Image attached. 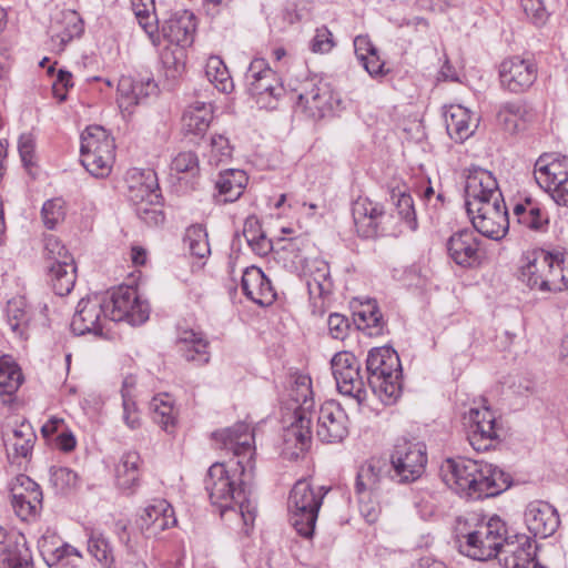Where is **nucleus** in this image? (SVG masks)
<instances>
[{"instance_id": "obj_18", "label": "nucleus", "mask_w": 568, "mask_h": 568, "mask_svg": "<svg viewBox=\"0 0 568 568\" xmlns=\"http://www.w3.org/2000/svg\"><path fill=\"white\" fill-rule=\"evenodd\" d=\"M159 12L163 16L161 33L171 44L186 47L193 42L196 29L193 12L186 9L163 11L162 4L159 7Z\"/></svg>"}, {"instance_id": "obj_48", "label": "nucleus", "mask_w": 568, "mask_h": 568, "mask_svg": "<svg viewBox=\"0 0 568 568\" xmlns=\"http://www.w3.org/2000/svg\"><path fill=\"white\" fill-rule=\"evenodd\" d=\"M150 409L153 420L165 432L174 426L173 405L169 394H160L152 398Z\"/></svg>"}, {"instance_id": "obj_27", "label": "nucleus", "mask_w": 568, "mask_h": 568, "mask_svg": "<svg viewBox=\"0 0 568 568\" xmlns=\"http://www.w3.org/2000/svg\"><path fill=\"white\" fill-rule=\"evenodd\" d=\"M39 550L49 567L74 568L81 558L79 550L63 544L54 534H45L38 541Z\"/></svg>"}, {"instance_id": "obj_10", "label": "nucleus", "mask_w": 568, "mask_h": 568, "mask_svg": "<svg viewBox=\"0 0 568 568\" xmlns=\"http://www.w3.org/2000/svg\"><path fill=\"white\" fill-rule=\"evenodd\" d=\"M245 81L250 94L256 100L260 108L273 109L275 102L284 93L275 71L264 59H254L245 73Z\"/></svg>"}, {"instance_id": "obj_26", "label": "nucleus", "mask_w": 568, "mask_h": 568, "mask_svg": "<svg viewBox=\"0 0 568 568\" xmlns=\"http://www.w3.org/2000/svg\"><path fill=\"white\" fill-rule=\"evenodd\" d=\"M354 224L357 233L366 239L379 233V224L384 217V206L368 197H358L352 207Z\"/></svg>"}, {"instance_id": "obj_17", "label": "nucleus", "mask_w": 568, "mask_h": 568, "mask_svg": "<svg viewBox=\"0 0 568 568\" xmlns=\"http://www.w3.org/2000/svg\"><path fill=\"white\" fill-rule=\"evenodd\" d=\"M503 196L494 174L480 166H471L467 170L465 183V206H478L489 200H498Z\"/></svg>"}, {"instance_id": "obj_54", "label": "nucleus", "mask_w": 568, "mask_h": 568, "mask_svg": "<svg viewBox=\"0 0 568 568\" xmlns=\"http://www.w3.org/2000/svg\"><path fill=\"white\" fill-rule=\"evenodd\" d=\"M42 505V493H31V496L12 498V507L17 516L22 520L34 517Z\"/></svg>"}, {"instance_id": "obj_34", "label": "nucleus", "mask_w": 568, "mask_h": 568, "mask_svg": "<svg viewBox=\"0 0 568 568\" xmlns=\"http://www.w3.org/2000/svg\"><path fill=\"white\" fill-rule=\"evenodd\" d=\"M158 85L153 79L135 80L131 77H121L118 84V102L120 108L129 110L142 102L143 99L156 92Z\"/></svg>"}, {"instance_id": "obj_38", "label": "nucleus", "mask_w": 568, "mask_h": 568, "mask_svg": "<svg viewBox=\"0 0 568 568\" xmlns=\"http://www.w3.org/2000/svg\"><path fill=\"white\" fill-rule=\"evenodd\" d=\"M448 135L456 142H464L475 131L470 111L463 105L452 104L444 112Z\"/></svg>"}, {"instance_id": "obj_35", "label": "nucleus", "mask_w": 568, "mask_h": 568, "mask_svg": "<svg viewBox=\"0 0 568 568\" xmlns=\"http://www.w3.org/2000/svg\"><path fill=\"white\" fill-rule=\"evenodd\" d=\"M384 463L379 459H369L358 468L355 479V494L362 498L379 496L384 480Z\"/></svg>"}, {"instance_id": "obj_29", "label": "nucleus", "mask_w": 568, "mask_h": 568, "mask_svg": "<svg viewBox=\"0 0 568 568\" xmlns=\"http://www.w3.org/2000/svg\"><path fill=\"white\" fill-rule=\"evenodd\" d=\"M175 525L174 509L165 499L152 500L140 516V528L149 536H156Z\"/></svg>"}, {"instance_id": "obj_40", "label": "nucleus", "mask_w": 568, "mask_h": 568, "mask_svg": "<svg viewBox=\"0 0 568 568\" xmlns=\"http://www.w3.org/2000/svg\"><path fill=\"white\" fill-rule=\"evenodd\" d=\"M60 20L51 27V39L62 50L73 38L80 37L83 32V22L75 11L61 12Z\"/></svg>"}, {"instance_id": "obj_60", "label": "nucleus", "mask_w": 568, "mask_h": 568, "mask_svg": "<svg viewBox=\"0 0 568 568\" xmlns=\"http://www.w3.org/2000/svg\"><path fill=\"white\" fill-rule=\"evenodd\" d=\"M396 210L400 217L407 223L412 231L417 229L416 214L414 210V202L409 194L400 193L397 202Z\"/></svg>"}, {"instance_id": "obj_41", "label": "nucleus", "mask_w": 568, "mask_h": 568, "mask_svg": "<svg viewBox=\"0 0 568 568\" xmlns=\"http://www.w3.org/2000/svg\"><path fill=\"white\" fill-rule=\"evenodd\" d=\"M213 119L212 105L204 102H196L190 105L183 113V129L194 135H203Z\"/></svg>"}, {"instance_id": "obj_33", "label": "nucleus", "mask_w": 568, "mask_h": 568, "mask_svg": "<svg viewBox=\"0 0 568 568\" xmlns=\"http://www.w3.org/2000/svg\"><path fill=\"white\" fill-rule=\"evenodd\" d=\"M142 459L135 450L124 453L115 466V485L125 495H133L140 486Z\"/></svg>"}, {"instance_id": "obj_37", "label": "nucleus", "mask_w": 568, "mask_h": 568, "mask_svg": "<svg viewBox=\"0 0 568 568\" xmlns=\"http://www.w3.org/2000/svg\"><path fill=\"white\" fill-rule=\"evenodd\" d=\"M248 178L243 170L229 169L219 173L215 180L219 202L232 203L243 194Z\"/></svg>"}, {"instance_id": "obj_30", "label": "nucleus", "mask_w": 568, "mask_h": 568, "mask_svg": "<svg viewBox=\"0 0 568 568\" xmlns=\"http://www.w3.org/2000/svg\"><path fill=\"white\" fill-rule=\"evenodd\" d=\"M241 286L244 295L261 306L271 305L275 301L276 293L271 281L260 267L245 268Z\"/></svg>"}, {"instance_id": "obj_28", "label": "nucleus", "mask_w": 568, "mask_h": 568, "mask_svg": "<svg viewBox=\"0 0 568 568\" xmlns=\"http://www.w3.org/2000/svg\"><path fill=\"white\" fill-rule=\"evenodd\" d=\"M479 242L470 230L454 233L447 241L449 257L459 266L468 268L479 264Z\"/></svg>"}, {"instance_id": "obj_58", "label": "nucleus", "mask_w": 568, "mask_h": 568, "mask_svg": "<svg viewBox=\"0 0 568 568\" xmlns=\"http://www.w3.org/2000/svg\"><path fill=\"white\" fill-rule=\"evenodd\" d=\"M521 7L536 27H542L547 22L549 13L542 0H521Z\"/></svg>"}, {"instance_id": "obj_24", "label": "nucleus", "mask_w": 568, "mask_h": 568, "mask_svg": "<svg viewBox=\"0 0 568 568\" xmlns=\"http://www.w3.org/2000/svg\"><path fill=\"white\" fill-rule=\"evenodd\" d=\"M468 422V439L476 450H485L497 437L495 416L488 408H471L465 417Z\"/></svg>"}, {"instance_id": "obj_7", "label": "nucleus", "mask_w": 568, "mask_h": 568, "mask_svg": "<svg viewBox=\"0 0 568 568\" xmlns=\"http://www.w3.org/2000/svg\"><path fill=\"white\" fill-rule=\"evenodd\" d=\"M368 382L373 393L385 405L396 403L402 393L400 357H366Z\"/></svg>"}, {"instance_id": "obj_22", "label": "nucleus", "mask_w": 568, "mask_h": 568, "mask_svg": "<svg viewBox=\"0 0 568 568\" xmlns=\"http://www.w3.org/2000/svg\"><path fill=\"white\" fill-rule=\"evenodd\" d=\"M525 523L528 530L540 538L554 535L560 524L557 509L542 500H534L527 505Z\"/></svg>"}, {"instance_id": "obj_45", "label": "nucleus", "mask_w": 568, "mask_h": 568, "mask_svg": "<svg viewBox=\"0 0 568 568\" xmlns=\"http://www.w3.org/2000/svg\"><path fill=\"white\" fill-rule=\"evenodd\" d=\"M22 382L21 368L12 357H0V394L12 395Z\"/></svg>"}, {"instance_id": "obj_46", "label": "nucleus", "mask_w": 568, "mask_h": 568, "mask_svg": "<svg viewBox=\"0 0 568 568\" xmlns=\"http://www.w3.org/2000/svg\"><path fill=\"white\" fill-rule=\"evenodd\" d=\"M175 343L181 352H193L196 355L210 353V341L205 334L192 328L180 329Z\"/></svg>"}, {"instance_id": "obj_56", "label": "nucleus", "mask_w": 568, "mask_h": 568, "mask_svg": "<svg viewBox=\"0 0 568 568\" xmlns=\"http://www.w3.org/2000/svg\"><path fill=\"white\" fill-rule=\"evenodd\" d=\"M171 170L176 173L195 175L199 172L197 155L192 151L178 153L171 162Z\"/></svg>"}, {"instance_id": "obj_23", "label": "nucleus", "mask_w": 568, "mask_h": 568, "mask_svg": "<svg viewBox=\"0 0 568 568\" xmlns=\"http://www.w3.org/2000/svg\"><path fill=\"white\" fill-rule=\"evenodd\" d=\"M331 99L327 83L305 81L297 93V106L308 116L320 119L332 109Z\"/></svg>"}, {"instance_id": "obj_52", "label": "nucleus", "mask_w": 568, "mask_h": 568, "mask_svg": "<svg viewBox=\"0 0 568 568\" xmlns=\"http://www.w3.org/2000/svg\"><path fill=\"white\" fill-rule=\"evenodd\" d=\"M89 552L104 567H110L113 562L112 548L109 540L99 532H92L88 540Z\"/></svg>"}, {"instance_id": "obj_8", "label": "nucleus", "mask_w": 568, "mask_h": 568, "mask_svg": "<svg viewBox=\"0 0 568 568\" xmlns=\"http://www.w3.org/2000/svg\"><path fill=\"white\" fill-rule=\"evenodd\" d=\"M537 184L559 205L568 206V158L556 153L541 154L534 166Z\"/></svg>"}, {"instance_id": "obj_47", "label": "nucleus", "mask_w": 568, "mask_h": 568, "mask_svg": "<svg viewBox=\"0 0 568 568\" xmlns=\"http://www.w3.org/2000/svg\"><path fill=\"white\" fill-rule=\"evenodd\" d=\"M205 75L207 80L221 92H229L233 88V82L229 70L220 57L212 55L205 64Z\"/></svg>"}, {"instance_id": "obj_12", "label": "nucleus", "mask_w": 568, "mask_h": 568, "mask_svg": "<svg viewBox=\"0 0 568 568\" xmlns=\"http://www.w3.org/2000/svg\"><path fill=\"white\" fill-rule=\"evenodd\" d=\"M466 210L473 226L484 236L498 241L507 234L509 217L504 196Z\"/></svg>"}, {"instance_id": "obj_13", "label": "nucleus", "mask_w": 568, "mask_h": 568, "mask_svg": "<svg viewBox=\"0 0 568 568\" xmlns=\"http://www.w3.org/2000/svg\"><path fill=\"white\" fill-rule=\"evenodd\" d=\"M108 320L106 297L102 294H92L79 301L71 321V329L77 335H102Z\"/></svg>"}, {"instance_id": "obj_32", "label": "nucleus", "mask_w": 568, "mask_h": 568, "mask_svg": "<svg viewBox=\"0 0 568 568\" xmlns=\"http://www.w3.org/2000/svg\"><path fill=\"white\" fill-rule=\"evenodd\" d=\"M526 263L520 267L519 280L531 290L545 292L546 270L551 260V252L537 248L528 252Z\"/></svg>"}, {"instance_id": "obj_1", "label": "nucleus", "mask_w": 568, "mask_h": 568, "mask_svg": "<svg viewBox=\"0 0 568 568\" xmlns=\"http://www.w3.org/2000/svg\"><path fill=\"white\" fill-rule=\"evenodd\" d=\"M216 447L233 452V458L225 463H214L207 470L204 485L211 504L223 516L225 511H236L244 526H252L256 508L251 501L255 476L254 434L245 423L213 433Z\"/></svg>"}, {"instance_id": "obj_21", "label": "nucleus", "mask_w": 568, "mask_h": 568, "mask_svg": "<svg viewBox=\"0 0 568 568\" xmlns=\"http://www.w3.org/2000/svg\"><path fill=\"white\" fill-rule=\"evenodd\" d=\"M4 314L14 343L24 348L32 332L33 312L31 306L24 296H16L7 302Z\"/></svg>"}, {"instance_id": "obj_15", "label": "nucleus", "mask_w": 568, "mask_h": 568, "mask_svg": "<svg viewBox=\"0 0 568 568\" xmlns=\"http://www.w3.org/2000/svg\"><path fill=\"white\" fill-rule=\"evenodd\" d=\"M348 416L336 400H326L317 413L316 435L323 443H341L348 435Z\"/></svg>"}, {"instance_id": "obj_49", "label": "nucleus", "mask_w": 568, "mask_h": 568, "mask_svg": "<svg viewBox=\"0 0 568 568\" xmlns=\"http://www.w3.org/2000/svg\"><path fill=\"white\" fill-rule=\"evenodd\" d=\"M131 6L139 24L152 37L159 22L154 0H131Z\"/></svg>"}, {"instance_id": "obj_63", "label": "nucleus", "mask_w": 568, "mask_h": 568, "mask_svg": "<svg viewBox=\"0 0 568 568\" xmlns=\"http://www.w3.org/2000/svg\"><path fill=\"white\" fill-rule=\"evenodd\" d=\"M211 156L216 163L227 160L232 155V146L224 135H213L211 139Z\"/></svg>"}, {"instance_id": "obj_9", "label": "nucleus", "mask_w": 568, "mask_h": 568, "mask_svg": "<svg viewBox=\"0 0 568 568\" xmlns=\"http://www.w3.org/2000/svg\"><path fill=\"white\" fill-rule=\"evenodd\" d=\"M106 297L108 316L113 322L141 325L149 318L150 308L133 286H119L103 294Z\"/></svg>"}, {"instance_id": "obj_3", "label": "nucleus", "mask_w": 568, "mask_h": 568, "mask_svg": "<svg viewBox=\"0 0 568 568\" xmlns=\"http://www.w3.org/2000/svg\"><path fill=\"white\" fill-rule=\"evenodd\" d=\"M459 551L475 560H488L499 555L506 540L507 527L498 516L458 519L455 528Z\"/></svg>"}, {"instance_id": "obj_59", "label": "nucleus", "mask_w": 568, "mask_h": 568, "mask_svg": "<svg viewBox=\"0 0 568 568\" xmlns=\"http://www.w3.org/2000/svg\"><path fill=\"white\" fill-rule=\"evenodd\" d=\"M12 498H22L23 496H31V493H42L40 486L33 481L29 476L20 474L12 480L10 485Z\"/></svg>"}, {"instance_id": "obj_36", "label": "nucleus", "mask_w": 568, "mask_h": 568, "mask_svg": "<svg viewBox=\"0 0 568 568\" xmlns=\"http://www.w3.org/2000/svg\"><path fill=\"white\" fill-rule=\"evenodd\" d=\"M514 215L517 222L527 230L546 233L549 227V214L546 209L531 199L514 206Z\"/></svg>"}, {"instance_id": "obj_11", "label": "nucleus", "mask_w": 568, "mask_h": 568, "mask_svg": "<svg viewBox=\"0 0 568 568\" xmlns=\"http://www.w3.org/2000/svg\"><path fill=\"white\" fill-rule=\"evenodd\" d=\"M390 464L399 481H415L426 468V445L422 442L398 439L390 454Z\"/></svg>"}, {"instance_id": "obj_51", "label": "nucleus", "mask_w": 568, "mask_h": 568, "mask_svg": "<svg viewBox=\"0 0 568 568\" xmlns=\"http://www.w3.org/2000/svg\"><path fill=\"white\" fill-rule=\"evenodd\" d=\"M43 256L47 263V267L61 264L62 262L74 261L69 250L57 236L52 234L44 237Z\"/></svg>"}, {"instance_id": "obj_62", "label": "nucleus", "mask_w": 568, "mask_h": 568, "mask_svg": "<svg viewBox=\"0 0 568 568\" xmlns=\"http://www.w3.org/2000/svg\"><path fill=\"white\" fill-rule=\"evenodd\" d=\"M357 500L362 516L366 519L367 523H375L381 511L378 496H369L367 498L357 496Z\"/></svg>"}, {"instance_id": "obj_31", "label": "nucleus", "mask_w": 568, "mask_h": 568, "mask_svg": "<svg viewBox=\"0 0 568 568\" xmlns=\"http://www.w3.org/2000/svg\"><path fill=\"white\" fill-rule=\"evenodd\" d=\"M128 197L132 204L146 199L159 202L162 199L158 179L152 170L132 169L126 174Z\"/></svg>"}, {"instance_id": "obj_2", "label": "nucleus", "mask_w": 568, "mask_h": 568, "mask_svg": "<svg viewBox=\"0 0 568 568\" xmlns=\"http://www.w3.org/2000/svg\"><path fill=\"white\" fill-rule=\"evenodd\" d=\"M439 470L443 481L450 489L468 497L497 496L510 485L507 474L484 460L447 458L442 463Z\"/></svg>"}, {"instance_id": "obj_20", "label": "nucleus", "mask_w": 568, "mask_h": 568, "mask_svg": "<svg viewBox=\"0 0 568 568\" xmlns=\"http://www.w3.org/2000/svg\"><path fill=\"white\" fill-rule=\"evenodd\" d=\"M499 555L507 567L511 568H542L536 561V547L530 537L525 534L509 536L503 541Z\"/></svg>"}, {"instance_id": "obj_55", "label": "nucleus", "mask_w": 568, "mask_h": 568, "mask_svg": "<svg viewBox=\"0 0 568 568\" xmlns=\"http://www.w3.org/2000/svg\"><path fill=\"white\" fill-rule=\"evenodd\" d=\"M41 214L44 225L53 230L64 220V201L60 197L48 200L42 206Z\"/></svg>"}, {"instance_id": "obj_39", "label": "nucleus", "mask_w": 568, "mask_h": 568, "mask_svg": "<svg viewBox=\"0 0 568 568\" xmlns=\"http://www.w3.org/2000/svg\"><path fill=\"white\" fill-rule=\"evenodd\" d=\"M36 434L29 423H21L18 427L3 434V442L9 458L28 457L32 450Z\"/></svg>"}, {"instance_id": "obj_64", "label": "nucleus", "mask_w": 568, "mask_h": 568, "mask_svg": "<svg viewBox=\"0 0 568 568\" xmlns=\"http://www.w3.org/2000/svg\"><path fill=\"white\" fill-rule=\"evenodd\" d=\"M327 325L329 335L335 339H343L351 326L348 318L338 313L328 316Z\"/></svg>"}, {"instance_id": "obj_43", "label": "nucleus", "mask_w": 568, "mask_h": 568, "mask_svg": "<svg viewBox=\"0 0 568 568\" xmlns=\"http://www.w3.org/2000/svg\"><path fill=\"white\" fill-rule=\"evenodd\" d=\"M243 236L251 250L258 256H265L272 251V241L266 237L260 220L255 215H250L244 221Z\"/></svg>"}, {"instance_id": "obj_42", "label": "nucleus", "mask_w": 568, "mask_h": 568, "mask_svg": "<svg viewBox=\"0 0 568 568\" xmlns=\"http://www.w3.org/2000/svg\"><path fill=\"white\" fill-rule=\"evenodd\" d=\"M48 276L57 295H68L73 290L77 281V266L74 261L48 266Z\"/></svg>"}, {"instance_id": "obj_16", "label": "nucleus", "mask_w": 568, "mask_h": 568, "mask_svg": "<svg viewBox=\"0 0 568 568\" xmlns=\"http://www.w3.org/2000/svg\"><path fill=\"white\" fill-rule=\"evenodd\" d=\"M499 79L504 89L519 93L532 85L537 79V65L531 59L514 55L499 65Z\"/></svg>"}, {"instance_id": "obj_53", "label": "nucleus", "mask_w": 568, "mask_h": 568, "mask_svg": "<svg viewBox=\"0 0 568 568\" xmlns=\"http://www.w3.org/2000/svg\"><path fill=\"white\" fill-rule=\"evenodd\" d=\"M185 240L192 255L204 258L210 254L207 233L202 225H192L186 231Z\"/></svg>"}, {"instance_id": "obj_61", "label": "nucleus", "mask_w": 568, "mask_h": 568, "mask_svg": "<svg viewBox=\"0 0 568 568\" xmlns=\"http://www.w3.org/2000/svg\"><path fill=\"white\" fill-rule=\"evenodd\" d=\"M334 47L332 32L326 27L316 29L315 36L311 40L310 48L314 53H327Z\"/></svg>"}, {"instance_id": "obj_57", "label": "nucleus", "mask_w": 568, "mask_h": 568, "mask_svg": "<svg viewBox=\"0 0 568 568\" xmlns=\"http://www.w3.org/2000/svg\"><path fill=\"white\" fill-rule=\"evenodd\" d=\"M184 47L178 44H170L161 52V61L163 65L174 72H180L183 67Z\"/></svg>"}, {"instance_id": "obj_50", "label": "nucleus", "mask_w": 568, "mask_h": 568, "mask_svg": "<svg viewBox=\"0 0 568 568\" xmlns=\"http://www.w3.org/2000/svg\"><path fill=\"white\" fill-rule=\"evenodd\" d=\"M524 110L519 103L507 102L497 113L498 123L508 133H516L521 129Z\"/></svg>"}, {"instance_id": "obj_6", "label": "nucleus", "mask_w": 568, "mask_h": 568, "mask_svg": "<svg viewBox=\"0 0 568 568\" xmlns=\"http://www.w3.org/2000/svg\"><path fill=\"white\" fill-rule=\"evenodd\" d=\"M114 140L99 125L88 126L81 135V162L97 178L108 176L114 162Z\"/></svg>"}, {"instance_id": "obj_4", "label": "nucleus", "mask_w": 568, "mask_h": 568, "mask_svg": "<svg viewBox=\"0 0 568 568\" xmlns=\"http://www.w3.org/2000/svg\"><path fill=\"white\" fill-rule=\"evenodd\" d=\"M290 398L295 404L294 420L284 430L286 444H293L296 449L304 452L312 439V408L314 406L312 379L310 375L294 373L291 375Z\"/></svg>"}, {"instance_id": "obj_44", "label": "nucleus", "mask_w": 568, "mask_h": 568, "mask_svg": "<svg viewBox=\"0 0 568 568\" xmlns=\"http://www.w3.org/2000/svg\"><path fill=\"white\" fill-rule=\"evenodd\" d=\"M354 323L361 331H366L369 336L383 333L382 314L375 302L368 301L362 305V310L354 313Z\"/></svg>"}, {"instance_id": "obj_14", "label": "nucleus", "mask_w": 568, "mask_h": 568, "mask_svg": "<svg viewBox=\"0 0 568 568\" xmlns=\"http://www.w3.org/2000/svg\"><path fill=\"white\" fill-rule=\"evenodd\" d=\"M331 367L338 392L353 398L361 407L367 396L357 357H332Z\"/></svg>"}, {"instance_id": "obj_25", "label": "nucleus", "mask_w": 568, "mask_h": 568, "mask_svg": "<svg viewBox=\"0 0 568 568\" xmlns=\"http://www.w3.org/2000/svg\"><path fill=\"white\" fill-rule=\"evenodd\" d=\"M31 564L24 537L0 527V568H30Z\"/></svg>"}, {"instance_id": "obj_19", "label": "nucleus", "mask_w": 568, "mask_h": 568, "mask_svg": "<svg viewBox=\"0 0 568 568\" xmlns=\"http://www.w3.org/2000/svg\"><path fill=\"white\" fill-rule=\"evenodd\" d=\"M307 290L312 302L313 314L323 315L328 307V300L333 292V280L328 263L314 260L307 266Z\"/></svg>"}, {"instance_id": "obj_5", "label": "nucleus", "mask_w": 568, "mask_h": 568, "mask_svg": "<svg viewBox=\"0 0 568 568\" xmlns=\"http://www.w3.org/2000/svg\"><path fill=\"white\" fill-rule=\"evenodd\" d=\"M328 493L324 486H313L307 479L297 480L288 496L290 521L298 535L311 538L323 499Z\"/></svg>"}]
</instances>
